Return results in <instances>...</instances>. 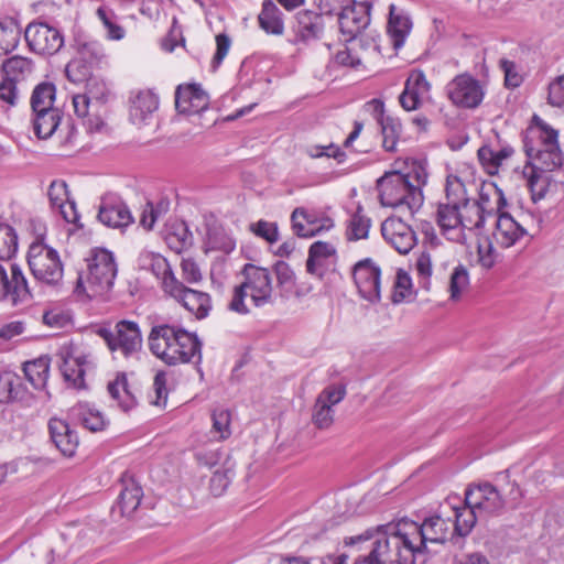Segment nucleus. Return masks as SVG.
I'll list each match as a JSON object with an SVG mask.
<instances>
[{
    "label": "nucleus",
    "mask_w": 564,
    "mask_h": 564,
    "mask_svg": "<svg viewBox=\"0 0 564 564\" xmlns=\"http://www.w3.org/2000/svg\"><path fill=\"white\" fill-rule=\"evenodd\" d=\"M402 522L419 554L427 550V543H444L452 534V521L441 516H432L421 524L406 520H402Z\"/></svg>",
    "instance_id": "9"
},
{
    "label": "nucleus",
    "mask_w": 564,
    "mask_h": 564,
    "mask_svg": "<svg viewBox=\"0 0 564 564\" xmlns=\"http://www.w3.org/2000/svg\"><path fill=\"white\" fill-rule=\"evenodd\" d=\"M412 29V21L409 14L401 8L391 4L389 8V20L387 32L391 39L392 46L398 50L403 46L405 39Z\"/></svg>",
    "instance_id": "30"
},
{
    "label": "nucleus",
    "mask_w": 564,
    "mask_h": 564,
    "mask_svg": "<svg viewBox=\"0 0 564 564\" xmlns=\"http://www.w3.org/2000/svg\"><path fill=\"white\" fill-rule=\"evenodd\" d=\"M249 229L257 237L262 238L271 245L279 240V228L276 223H270L261 219L257 223L250 224Z\"/></svg>",
    "instance_id": "58"
},
{
    "label": "nucleus",
    "mask_w": 564,
    "mask_h": 564,
    "mask_svg": "<svg viewBox=\"0 0 564 564\" xmlns=\"http://www.w3.org/2000/svg\"><path fill=\"white\" fill-rule=\"evenodd\" d=\"M208 95L197 84L178 86L175 91V106L182 113H199L208 108Z\"/></svg>",
    "instance_id": "22"
},
{
    "label": "nucleus",
    "mask_w": 564,
    "mask_h": 564,
    "mask_svg": "<svg viewBox=\"0 0 564 564\" xmlns=\"http://www.w3.org/2000/svg\"><path fill=\"white\" fill-rule=\"evenodd\" d=\"M412 295V280L411 276L403 270L397 272L395 281L393 284V292L391 300L394 304H399Z\"/></svg>",
    "instance_id": "56"
},
{
    "label": "nucleus",
    "mask_w": 564,
    "mask_h": 564,
    "mask_svg": "<svg viewBox=\"0 0 564 564\" xmlns=\"http://www.w3.org/2000/svg\"><path fill=\"white\" fill-rule=\"evenodd\" d=\"M98 219L111 228L127 227L133 221L128 206L118 199H102L99 206Z\"/></svg>",
    "instance_id": "29"
},
{
    "label": "nucleus",
    "mask_w": 564,
    "mask_h": 564,
    "mask_svg": "<svg viewBox=\"0 0 564 564\" xmlns=\"http://www.w3.org/2000/svg\"><path fill=\"white\" fill-rule=\"evenodd\" d=\"M370 2L351 1L343 11L338 12V24L346 40L358 37L370 24Z\"/></svg>",
    "instance_id": "16"
},
{
    "label": "nucleus",
    "mask_w": 564,
    "mask_h": 564,
    "mask_svg": "<svg viewBox=\"0 0 564 564\" xmlns=\"http://www.w3.org/2000/svg\"><path fill=\"white\" fill-rule=\"evenodd\" d=\"M445 193V204L462 207L463 204L469 200L464 183L456 176L447 177Z\"/></svg>",
    "instance_id": "52"
},
{
    "label": "nucleus",
    "mask_w": 564,
    "mask_h": 564,
    "mask_svg": "<svg viewBox=\"0 0 564 564\" xmlns=\"http://www.w3.org/2000/svg\"><path fill=\"white\" fill-rule=\"evenodd\" d=\"M206 245L209 250L230 253L236 248V240L221 227L208 229Z\"/></svg>",
    "instance_id": "47"
},
{
    "label": "nucleus",
    "mask_w": 564,
    "mask_h": 564,
    "mask_svg": "<svg viewBox=\"0 0 564 564\" xmlns=\"http://www.w3.org/2000/svg\"><path fill=\"white\" fill-rule=\"evenodd\" d=\"M351 275L358 293L370 303L381 299V270L370 258L358 261L351 270Z\"/></svg>",
    "instance_id": "15"
},
{
    "label": "nucleus",
    "mask_w": 564,
    "mask_h": 564,
    "mask_svg": "<svg viewBox=\"0 0 564 564\" xmlns=\"http://www.w3.org/2000/svg\"><path fill=\"white\" fill-rule=\"evenodd\" d=\"M295 43L310 42L319 39L324 31L323 13L312 10H302L296 13Z\"/></svg>",
    "instance_id": "28"
},
{
    "label": "nucleus",
    "mask_w": 564,
    "mask_h": 564,
    "mask_svg": "<svg viewBox=\"0 0 564 564\" xmlns=\"http://www.w3.org/2000/svg\"><path fill=\"white\" fill-rule=\"evenodd\" d=\"M415 270L420 279V285L429 291L431 288L432 260L429 252H421L415 261Z\"/></svg>",
    "instance_id": "60"
},
{
    "label": "nucleus",
    "mask_w": 564,
    "mask_h": 564,
    "mask_svg": "<svg viewBox=\"0 0 564 564\" xmlns=\"http://www.w3.org/2000/svg\"><path fill=\"white\" fill-rule=\"evenodd\" d=\"M435 221L441 234L449 241L464 243L466 235L462 229L460 207L440 203L435 213Z\"/></svg>",
    "instance_id": "21"
},
{
    "label": "nucleus",
    "mask_w": 564,
    "mask_h": 564,
    "mask_svg": "<svg viewBox=\"0 0 564 564\" xmlns=\"http://www.w3.org/2000/svg\"><path fill=\"white\" fill-rule=\"evenodd\" d=\"M23 371L34 389H44L48 379L50 359L47 357H40L26 361L23 366Z\"/></svg>",
    "instance_id": "40"
},
{
    "label": "nucleus",
    "mask_w": 564,
    "mask_h": 564,
    "mask_svg": "<svg viewBox=\"0 0 564 564\" xmlns=\"http://www.w3.org/2000/svg\"><path fill=\"white\" fill-rule=\"evenodd\" d=\"M336 256L334 245L326 241H315L308 249L306 271L310 274L322 278L325 272L326 260Z\"/></svg>",
    "instance_id": "33"
},
{
    "label": "nucleus",
    "mask_w": 564,
    "mask_h": 564,
    "mask_svg": "<svg viewBox=\"0 0 564 564\" xmlns=\"http://www.w3.org/2000/svg\"><path fill=\"white\" fill-rule=\"evenodd\" d=\"M400 521L386 532H379L367 556L359 557L355 564H415L419 554Z\"/></svg>",
    "instance_id": "2"
},
{
    "label": "nucleus",
    "mask_w": 564,
    "mask_h": 564,
    "mask_svg": "<svg viewBox=\"0 0 564 564\" xmlns=\"http://www.w3.org/2000/svg\"><path fill=\"white\" fill-rule=\"evenodd\" d=\"M258 23L267 34L282 35L284 33L283 13L271 0L263 1Z\"/></svg>",
    "instance_id": "34"
},
{
    "label": "nucleus",
    "mask_w": 564,
    "mask_h": 564,
    "mask_svg": "<svg viewBox=\"0 0 564 564\" xmlns=\"http://www.w3.org/2000/svg\"><path fill=\"white\" fill-rule=\"evenodd\" d=\"M379 126L381 127V133L383 137V148L389 152L395 151L397 143L402 131L401 122L395 118L387 117V119L382 120Z\"/></svg>",
    "instance_id": "50"
},
{
    "label": "nucleus",
    "mask_w": 564,
    "mask_h": 564,
    "mask_svg": "<svg viewBox=\"0 0 564 564\" xmlns=\"http://www.w3.org/2000/svg\"><path fill=\"white\" fill-rule=\"evenodd\" d=\"M377 188L382 206L405 208L414 215L423 205L422 189L400 172L386 173L377 181Z\"/></svg>",
    "instance_id": "5"
},
{
    "label": "nucleus",
    "mask_w": 564,
    "mask_h": 564,
    "mask_svg": "<svg viewBox=\"0 0 564 564\" xmlns=\"http://www.w3.org/2000/svg\"><path fill=\"white\" fill-rule=\"evenodd\" d=\"M232 475L234 473L230 468H217L209 480V490L212 495L215 497L221 496L227 490Z\"/></svg>",
    "instance_id": "57"
},
{
    "label": "nucleus",
    "mask_w": 564,
    "mask_h": 564,
    "mask_svg": "<svg viewBox=\"0 0 564 564\" xmlns=\"http://www.w3.org/2000/svg\"><path fill=\"white\" fill-rule=\"evenodd\" d=\"M52 208L59 212L63 219L69 224H77L79 215L76 204L69 198L67 184L65 181L55 180L51 183L47 192Z\"/></svg>",
    "instance_id": "23"
},
{
    "label": "nucleus",
    "mask_w": 564,
    "mask_h": 564,
    "mask_svg": "<svg viewBox=\"0 0 564 564\" xmlns=\"http://www.w3.org/2000/svg\"><path fill=\"white\" fill-rule=\"evenodd\" d=\"M18 250V235L14 228L0 223V261L10 260Z\"/></svg>",
    "instance_id": "48"
},
{
    "label": "nucleus",
    "mask_w": 564,
    "mask_h": 564,
    "mask_svg": "<svg viewBox=\"0 0 564 564\" xmlns=\"http://www.w3.org/2000/svg\"><path fill=\"white\" fill-rule=\"evenodd\" d=\"M381 234L384 240L399 253H409L416 245L414 230L400 217H389L381 225Z\"/></svg>",
    "instance_id": "18"
},
{
    "label": "nucleus",
    "mask_w": 564,
    "mask_h": 564,
    "mask_svg": "<svg viewBox=\"0 0 564 564\" xmlns=\"http://www.w3.org/2000/svg\"><path fill=\"white\" fill-rule=\"evenodd\" d=\"M30 296L31 291L21 268L9 260L0 261V301L17 305Z\"/></svg>",
    "instance_id": "12"
},
{
    "label": "nucleus",
    "mask_w": 564,
    "mask_h": 564,
    "mask_svg": "<svg viewBox=\"0 0 564 564\" xmlns=\"http://www.w3.org/2000/svg\"><path fill=\"white\" fill-rule=\"evenodd\" d=\"M165 284L166 294L176 300L197 319L207 317L212 310V299L208 293L187 288L177 279H172Z\"/></svg>",
    "instance_id": "14"
},
{
    "label": "nucleus",
    "mask_w": 564,
    "mask_h": 564,
    "mask_svg": "<svg viewBox=\"0 0 564 564\" xmlns=\"http://www.w3.org/2000/svg\"><path fill=\"white\" fill-rule=\"evenodd\" d=\"M24 39L29 48L39 55L52 56L64 45L62 32L46 22H31L24 31Z\"/></svg>",
    "instance_id": "11"
},
{
    "label": "nucleus",
    "mask_w": 564,
    "mask_h": 564,
    "mask_svg": "<svg viewBox=\"0 0 564 564\" xmlns=\"http://www.w3.org/2000/svg\"><path fill=\"white\" fill-rule=\"evenodd\" d=\"M164 239L169 248L177 253L192 246V234L184 221H174L165 229Z\"/></svg>",
    "instance_id": "38"
},
{
    "label": "nucleus",
    "mask_w": 564,
    "mask_h": 564,
    "mask_svg": "<svg viewBox=\"0 0 564 564\" xmlns=\"http://www.w3.org/2000/svg\"><path fill=\"white\" fill-rule=\"evenodd\" d=\"M347 43H350L351 46H356L358 53L364 56V61L367 59L371 55H376L379 53V45L376 42L373 36L361 33L358 37L354 40H346Z\"/></svg>",
    "instance_id": "61"
},
{
    "label": "nucleus",
    "mask_w": 564,
    "mask_h": 564,
    "mask_svg": "<svg viewBox=\"0 0 564 564\" xmlns=\"http://www.w3.org/2000/svg\"><path fill=\"white\" fill-rule=\"evenodd\" d=\"M364 56L358 53L356 46H351L350 43L345 47V50L338 51L335 55V62L341 66H349L351 68H357L362 64Z\"/></svg>",
    "instance_id": "62"
},
{
    "label": "nucleus",
    "mask_w": 564,
    "mask_h": 564,
    "mask_svg": "<svg viewBox=\"0 0 564 564\" xmlns=\"http://www.w3.org/2000/svg\"><path fill=\"white\" fill-rule=\"evenodd\" d=\"M96 14L106 28L109 39L121 40L124 36V30L118 24L117 15L112 9L101 6L97 9Z\"/></svg>",
    "instance_id": "53"
},
{
    "label": "nucleus",
    "mask_w": 564,
    "mask_h": 564,
    "mask_svg": "<svg viewBox=\"0 0 564 564\" xmlns=\"http://www.w3.org/2000/svg\"><path fill=\"white\" fill-rule=\"evenodd\" d=\"M19 379L11 376H0V403L19 399Z\"/></svg>",
    "instance_id": "63"
},
{
    "label": "nucleus",
    "mask_w": 564,
    "mask_h": 564,
    "mask_svg": "<svg viewBox=\"0 0 564 564\" xmlns=\"http://www.w3.org/2000/svg\"><path fill=\"white\" fill-rule=\"evenodd\" d=\"M370 226V218L364 215L362 207L358 206L357 210L351 215L348 221L346 230L347 239L350 241H356L368 238Z\"/></svg>",
    "instance_id": "46"
},
{
    "label": "nucleus",
    "mask_w": 564,
    "mask_h": 564,
    "mask_svg": "<svg viewBox=\"0 0 564 564\" xmlns=\"http://www.w3.org/2000/svg\"><path fill=\"white\" fill-rule=\"evenodd\" d=\"M465 502L477 509L479 517L499 516L506 508L500 491L489 482L469 486Z\"/></svg>",
    "instance_id": "13"
},
{
    "label": "nucleus",
    "mask_w": 564,
    "mask_h": 564,
    "mask_svg": "<svg viewBox=\"0 0 564 564\" xmlns=\"http://www.w3.org/2000/svg\"><path fill=\"white\" fill-rule=\"evenodd\" d=\"M487 218H497L499 214H503L507 199L501 188L495 183H484L480 186L479 197L474 200Z\"/></svg>",
    "instance_id": "27"
},
{
    "label": "nucleus",
    "mask_w": 564,
    "mask_h": 564,
    "mask_svg": "<svg viewBox=\"0 0 564 564\" xmlns=\"http://www.w3.org/2000/svg\"><path fill=\"white\" fill-rule=\"evenodd\" d=\"M454 533L459 536L468 535L479 517L476 508L468 506L466 502L463 507H454Z\"/></svg>",
    "instance_id": "44"
},
{
    "label": "nucleus",
    "mask_w": 564,
    "mask_h": 564,
    "mask_svg": "<svg viewBox=\"0 0 564 564\" xmlns=\"http://www.w3.org/2000/svg\"><path fill=\"white\" fill-rule=\"evenodd\" d=\"M139 269L152 272L161 281V286L166 293V284L172 279H176L167 260L160 253L143 250L138 257Z\"/></svg>",
    "instance_id": "31"
},
{
    "label": "nucleus",
    "mask_w": 564,
    "mask_h": 564,
    "mask_svg": "<svg viewBox=\"0 0 564 564\" xmlns=\"http://www.w3.org/2000/svg\"><path fill=\"white\" fill-rule=\"evenodd\" d=\"M431 84L421 69H413L409 74L404 89L399 96L402 108L413 111L420 108L422 102L430 97Z\"/></svg>",
    "instance_id": "19"
},
{
    "label": "nucleus",
    "mask_w": 564,
    "mask_h": 564,
    "mask_svg": "<svg viewBox=\"0 0 564 564\" xmlns=\"http://www.w3.org/2000/svg\"><path fill=\"white\" fill-rule=\"evenodd\" d=\"M21 29L18 21L6 17L0 19V55L12 52L19 44Z\"/></svg>",
    "instance_id": "39"
},
{
    "label": "nucleus",
    "mask_w": 564,
    "mask_h": 564,
    "mask_svg": "<svg viewBox=\"0 0 564 564\" xmlns=\"http://www.w3.org/2000/svg\"><path fill=\"white\" fill-rule=\"evenodd\" d=\"M462 229L465 234L466 230H479L484 228L487 216L480 210L479 206L474 200H468L460 207Z\"/></svg>",
    "instance_id": "43"
},
{
    "label": "nucleus",
    "mask_w": 564,
    "mask_h": 564,
    "mask_svg": "<svg viewBox=\"0 0 564 564\" xmlns=\"http://www.w3.org/2000/svg\"><path fill=\"white\" fill-rule=\"evenodd\" d=\"M62 120L59 109H51L39 112H32V127L34 134L39 139H48L58 128Z\"/></svg>",
    "instance_id": "35"
},
{
    "label": "nucleus",
    "mask_w": 564,
    "mask_h": 564,
    "mask_svg": "<svg viewBox=\"0 0 564 564\" xmlns=\"http://www.w3.org/2000/svg\"><path fill=\"white\" fill-rule=\"evenodd\" d=\"M151 352L167 366L202 360V343L197 335L166 322H158L149 334Z\"/></svg>",
    "instance_id": "1"
},
{
    "label": "nucleus",
    "mask_w": 564,
    "mask_h": 564,
    "mask_svg": "<svg viewBox=\"0 0 564 564\" xmlns=\"http://www.w3.org/2000/svg\"><path fill=\"white\" fill-rule=\"evenodd\" d=\"M85 95L89 96L91 100H104L108 95V87L105 80L98 76H93L85 83Z\"/></svg>",
    "instance_id": "64"
},
{
    "label": "nucleus",
    "mask_w": 564,
    "mask_h": 564,
    "mask_svg": "<svg viewBox=\"0 0 564 564\" xmlns=\"http://www.w3.org/2000/svg\"><path fill=\"white\" fill-rule=\"evenodd\" d=\"M93 65L84 58L75 57L68 62L65 68V74L68 80L75 84L86 83L93 75Z\"/></svg>",
    "instance_id": "49"
},
{
    "label": "nucleus",
    "mask_w": 564,
    "mask_h": 564,
    "mask_svg": "<svg viewBox=\"0 0 564 564\" xmlns=\"http://www.w3.org/2000/svg\"><path fill=\"white\" fill-rule=\"evenodd\" d=\"M159 108V97L151 90H141L132 99L130 119L134 124H143Z\"/></svg>",
    "instance_id": "32"
},
{
    "label": "nucleus",
    "mask_w": 564,
    "mask_h": 564,
    "mask_svg": "<svg viewBox=\"0 0 564 564\" xmlns=\"http://www.w3.org/2000/svg\"><path fill=\"white\" fill-rule=\"evenodd\" d=\"M56 98V87L53 83L43 82L37 84L30 98L32 112L58 109L54 106Z\"/></svg>",
    "instance_id": "37"
},
{
    "label": "nucleus",
    "mask_w": 564,
    "mask_h": 564,
    "mask_svg": "<svg viewBox=\"0 0 564 564\" xmlns=\"http://www.w3.org/2000/svg\"><path fill=\"white\" fill-rule=\"evenodd\" d=\"M85 359L83 357L67 356L61 367L64 379L76 388L84 386Z\"/></svg>",
    "instance_id": "45"
},
{
    "label": "nucleus",
    "mask_w": 564,
    "mask_h": 564,
    "mask_svg": "<svg viewBox=\"0 0 564 564\" xmlns=\"http://www.w3.org/2000/svg\"><path fill=\"white\" fill-rule=\"evenodd\" d=\"M494 239L501 248H510L528 236L524 229L509 213L499 214L496 218Z\"/></svg>",
    "instance_id": "24"
},
{
    "label": "nucleus",
    "mask_w": 564,
    "mask_h": 564,
    "mask_svg": "<svg viewBox=\"0 0 564 564\" xmlns=\"http://www.w3.org/2000/svg\"><path fill=\"white\" fill-rule=\"evenodd\" d=\"M48 430L52 442L56 448L65 456L73 457L78 448L79 440L69 424L61 419H51Z\"/></svg>",
    "instance_id": "25"
},
{
    "label": "nucleus",
    "mask_w": 564,
    "mask_h": 564,
    "mask_svg": "<svg viewBox=\"0 0 564 564\" xmlns=\"http://www.w3.org/2000/svg\"><path fill=\"white\" fill-rule=\"evenodd\" d=\"M21 91L18 82L3 76L0 83V106L6 108L15 107L20 100Z\"/></svg>",
    "instance_id": "54"
},
{
    "label": "nucleus",
    "mask_w": 564,
    "mask_h": 564,
    "mask_svg": "<svg viewBox=\"0 0 564 564\" xmlns=\"http://www.w3.org/2000/svg\"><path fill=\"white\" fill-rule=\"evenodd\" d=\"M97 335L112 352L118 351L126 358L134 356L142 348V334L138 323L133 321H119L113 328L100 327Z\"/></svg>",
    "instance_id": "8"
},
{
    "label": "nucleus",
    "mask_w": 564,
    "mask_h": 564,
    "mask_svg": "<svg viewBox=\"0 0 564 564\" xmlns=\"http://www.w3.org/2000/svg\"><path fill=\"white\" fill-rule=\"evenodd\" d=\"M86 262L87 270L79 274L75 291L89 299L108 295L118 273L115 254L106 248L96 247L89 251Z\"/></svg>",
    "instance_id": "3"
},
{
    "label": "nucleus",
    "mask_w": 564,
    "mask_h": 564,
    "mask_svg": "<svg viewBox=\"0 0 564 564\" xmlns=\"http://www.w3.org/2000/svg\"><path fill=\"white\" fill-rule=\"evenodd\" d=\"M346 395V387L332 384L326 387L316 398L312 410V422L319 430H326L334 422V406Z\"/></svg>",
    "instance_id": "17"
},
{
    "label": "nucleus",
    "mask_w": 564,
    "mask_h": 564,
    "mask_svg": "<svg viewBox=\"0 0 564 564\" xmlns=\"http://www.w3.org/2000/svg\"><path fill=\"white\" fill-rule=\"evenodd\" d=\"M108 392L122 411L128 412L137 404V399L129 390L128 380L124 375L117 376V378L109 382Z\"/></svg>",
    "instance_id": "41"
},
{
    "label": "nucleus",
    "mask_w": 564,
    "mask_h": 564,
    "mask_svg": "<svg viewBox=\"0 0 564 564\" xmlns=\"http://www.w3.org/2000/svg\"><path fill=\"white\" fill-rule=\"evenodd\" d=\"M45 227L40 225L36 239L30 245L28 264L34 279L55 286L63 279L64 269L58 252L44 243Z\"/></svg>",
    "instance_id": "7"
},
{
    "label": "nucleus",
    "mask_w": 564,
    "mask_h": 564,
    "mask_svg": "<svg viewBox=\"0 0 564 564\" xmlns=\"http://www.w3.org/2000/svg\"><path fill=\"white\" fill-rule=\"evenodd\" d=\"M243 281L234 288L232 296L228 303L231 312L240 315L249 314L245 299L250 297L256 307L273 304V285L270 271L267 268L247 263L242 269Z\"/></svg>",
    "instance_id": "4"
},
{
    "label": "nucleus",
    "mask_w": 564,
    "mask_h": 564,
    "mask_svg": "<svg viewBox=\"0 0 564 564\" xmlns=\"http://www.w3.org/2000/svg\"><path fill=\"white\" fill-rule=\"evenodd\" d=\"M2 70L4 77L19 82L33 73L34 63L29 57L13 55L2 63Z\"/></svg>",
    "instance_id": "42"
},
{
    "label": "nucleus",
    "mask_w": 564,
    "mask_h": 564,
    "mask_svg": "<svg viewBox=\"0 0 564 564\" xmlns=\"http://www.w3.org/2000/svg\"><path fill=\"white\" fill-rule=\"evenodd\" d=\"M70 416L91 432L102 431L106 426L102 413L87 403H78L73 406L70 409Z\"/></svg>",
    "instance_id": "36"
},
{
    "label": "nucleus",
    "mask_w": 564,
    "mask_h": 564,
    "mask_svg": "<svg viewBox=\"0 0 564 564\" xmlns=\"http://www.w3.org/2000/svg\"><path fill=\"white\" fill-rule=\"evenodd\" d=\"M77 57L88 61L93 66L99 64L105 57L104 47L97 41L79 42L77 45Z\"/></svg>",
    "instance_id": "55"
},
{
    "label": "nucleus",
    "mask_w": 564,
    "mask_h": 564,
    "mask_svg": "<svg viewBox=\"0 0 564 564\" xmlns=\"http://www.w3.org/2000/svg\"><path fill=\"white\" fill-rule=\"evenodd\" d=\"M529 161L523 167V176L535 202L542 199L549 188V172L560 169L563 164V153L558 143H549V147L527 155Z\"/></svg>",
    "instance_id": "6"
},
{
    "label": "nucleus",
    "mask_w": 564,
    "mask_h": 564,
    "mask_svg": "<svg viewBox=\"0 0 564 564\" xmlns=\"http://www.w3.org/2000/svg\"><path fill=\"white\" fill-rule=\"evenodd\" d=\"M558 133L538 115H533L529 127L523 134V149L525 155L549 147V143H558Z\"/></svg>",
    "instance_id": "20"
},
{
    "label": "nucleus",
    "mask_w": 564,
    "mask_h": 564,
    "mask_svg": "<svg viewBox=\"0 0 564 564\" xmlns=\"http://www.w3.org/2000/svg\"><path fill=\"white\" fill-rule=\"evenodd\" d=\"M121 490L113 510H119L122 517L131 516L140 506L143 490L134 478L124 473L120 478Z\"/></svg>",
    "instance_id": "26"
},
{
    "label": "nucleus",
    "mask_w": 564,
    "mask_h": 564,
    "mask_svg": "<svg viewBox=\"0 0 564 564\" xmlns=\"http://www.w3.org/2000/svg\"><path fill=\"white\" fill-rule=\"evenodd\" d=\"M468 286H469L468 270L464 265L459 264L453 270V272L451 273V276H449V285H448L449 299L452 301L460 300L462 295L468 289Z\"/></svg>",
    "instance_id": "51"
},
{
    "label": "nucleus",
    "mask_w": 564,
    "mask_h": 564,
    "mask_svg": "<svg viewBox=\"0 0 564 564\" xmlns=\"http://www.w3.org/2000/svg\"><path fill=\"white\" fill-rule=\"evenodd\" d=\"M213 430L219 434V437L225 440L231 434L230 422L231 414L229 410L224 408H217L213 411Z\"/></svg>",
    "instance_id": "59"
},
{
    "label": "nucleus",
    "mask_w": 564,
    "mask_h": 564,
    "mask_svg": "<svg viewBox=\"0 0 564 564\" xmlns=\"http://www.w3.org/2000/svg\"><path fill=\"white\" fill-rule=\"evenodd\" d=\"M448 99L458 108L475 109L480 106L485 97V87L469 73L456 75L446 85Z\"/></svg>",
    "instance_id": "10"
}]
</instances>
